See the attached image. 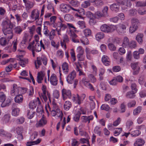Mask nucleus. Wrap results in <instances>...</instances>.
<instances>
[{
	"mask_svg": "<svg viewBox=\"0 0 146 146\" xmlns=\"http://www.w3.org/2000/svg\"><path fill=\"white\" fill-rule=\"evenodd\" d=\"M61 92L63 100H66L67 98H71L72 94L70 90L64 88L62 90Z\"/></svg>",
	"mask_w": 146,
	"mask_h": 146,
	"instance_id": "f8f14e48",
	"label": "nucleus"
},
{
	"mask_svg": "<svg viewBox=\"0 0 146 146\" xmlns=\"http://www.w3.org/2000/svg\"><path fill=\"white\" fill-rule=\"evenodd\" d=\"M53 27L56 28H59L62 30H64L67 28L66 25L64 23V21L63 19L59 18V20L54 25Z\"/></svg>",
	"mask_w": 146,
	"mask_h": 146,
	"instance_id": "0eeeda50",
	"label": "nucleus"
},
{
	"mask_svg": "<svg viewBox=\"0 0 146 146\" xmlns=\"http://www.w3.org/2000/svg\"><path fill=\"white\" fill-rule=\"evenodd\" d=\"M122 128H116L114 132V135L115 136H118L121 132Z\"/></svg>",
	"mask_w": 146,
	"mask_h": 146,
	"instance_id": "6e6d98bb",
	"label": "nucleus"
},
{
	"mask_svg": "<svg viewBox=\"0 0 146 146\" xmlns=\"http://www.w3.org/2000/svg\"><path fill=\"white\" fill-rule=\"evenodd\" d=\"M42 62L43 64L44 65H46L47 64V59L46 57L44 55H42L41 58L37 57V60L35 61V64L36 69H38L40 66L41 65Z\"/></svg>",
	"mask_w": 146,
	"mask_h": 146,
	"instance_id": "423d86ee",
	"label": "nucleus"
},
{
	"mask_svg": "<svg viewBox=\"0 0 146 146\" xmlns=\"http://www.w3.org/2000/svg\"><path fill=\"white\" fill-rule=\"evenodd\" d=\"M11 99L10 98H9L4 101L1 104V107H4L6 106H9L11 104Z\"/></svg>",
	"mask_w": 146,
	"mask_h": 146,
	"instance_id": "4c0bfd02",
	"label": "nucleus"
},
{
	"mask_svg": "<svg viewBox=\"0 0 146 146\" xmlns=\"http://www.w3.org/2000/svg\"><path fill=\"white\" fill-rule=\"evenodd\" d=\"M118 3L121 5L122 9L124 10L127 9V7H130L132 5L131 2L128 0L120 1Z\"/></svg>",
	"mask_w": 146,
	"mask_h": 146,
	"instance_id": "9d476101",
	"label": "nucleus"
},
{
	"mask_svg": "<svg viewBox=\"0 0 146 146\" xmlns=\"http://www.w3.org/2000/svg\"><path fill=\"white\" fill-rule=\"evenodd\" d=\"M115 25L116 27L115 30H116L118 33H122L125 32L126 27L125 25L123 24L120 23Z\"/></svg>",
	"mask_w": 146,
	"mask_h": 146,
	"instance_id": "dca6fc26",
	"label": "nucleus"
},
{
	"mask_svg": "<svg viewBox=\"0 0 146 146\" xmlns=\"http://www.w3.org/2000/svg\"><path fill=\"white\" fill-rule=\"evenodd\" d=\"M14 31L15 33L20 34L23 31L22 29L20 26H17L14 29Z\"/></svg>",
	"mask_w": 146,
	"mask_h": 146,
	"instance_id": "338daca9",
	"label": "nucleus"
},
{
	"mask_svg": "<svg viewBox=\"0 0 146 146\" xmlns=\"http://www.w3.org/2000/svg\"><path fill=\"white\" fill-rule=\"evenodd\" d=\"M25 121V118L22 117L18 118L15 120L16 123L18 124H21L23 123Z\"/></svg>",
	"mask_w": 146,
	"mask_h": 146,
	"instance_id": "3c124183",
	"label": "nucleus"
},
{
	"mask_svg": "<svg viewBox=\"0 0 146 146\" xmlns=\"http://www.w3.org/2000/svg\"><path fill=\"white\" fill-rule=\"evenodd\" d=\"M72 9L78 11V12L75 14V16L76 18L79 19H84L85 17H83L85 14V11L83 9H77L74 8H72Z\"/></svg>",
	"mask_w": 146,
	"mask_h": 146,
	"instance_id": "1a4fd4ad",
	"label": "nucleus"
},
{
	"mask_svg": "<svg viewBox=\"0 0 146 146\" xmlns=\"http://www.w3.org/2000/svg\"><path fill=\"white\" fill-rule=\"evenodd\" d=\"M40 103L39 98H37L36 100H34L30 102L29 104V107L31 109H34L36 108L37 104H40Z\"/></svg>",
	"mask_w": 146,
	"mask_h": 146,
	"instance_id": "aec40b11",
	"label": "nucleus"
},
{
	"mask_svg": "<svg viewBox=\"0 0 146 146\" xmlns=\"http://www.w3.org/2000/svg\"><path fill=\"white\" fill-rule=\"evenodd\" d=\"M102 62L106 66L109 65L110 63V60L108 57L106 55H104L102 58Z\"/></svg>",
	"mask_w": 146,
	"mask_h": 146,
	"instance_id": "c85d7f7f",
	"label": "nucleus"
},
{
	"mask_svg": "<svg viewBox=\"0 0 146 146\" xmlns=\"http://www.w3.org/2000/svg\"><path fill=\"white\" fill-rule=\"evenodd\" d=\"M88 78L90 80L91 82L94 83L96 82V79L94 76L92 74H90L88 75Z\"/></svg>",
	"mask_w": 146,
	"mask_h": 146,
	"instance_id": "774afa93",
	"label": "nucleus"
},
{
	"mask_svg": "<svg viewBox=\"0 0 146 146\" xmlns=\"http://www.w3.org/2000/svg\"><path fill=\"white\" fill-rule=\"evenodd\" d=\"M136 93L132 91H130L127 92L126 94V97L127 98L130 99H133L134 98L135 96V94Z\"/></svg>",
	"mask_w": 146,
	"mask_h": 146,
	"instance_id": "e433bc0d",
	"label": "nucleus"
},
{
	"mask_svg": "<svg viewBox=\"0 0 146 146\" xmlns=\"http://www.w3.org/2000/svg\"><path fill=\"white\" fill-rule=\"evenodd\" d=\"M76 52L78 54H84V50L82 47L79 46L77 48Z\"/></svg>",
	"mask_w": 146,
	"mask_h": 146,
	"instance_id": "e2e57ef3",
	"label": "nucleus"
},
{
	"mask_svg": "<svg viewBox=\"0 0 146 146\" xmlns=\"http://www.w3.org/2000/svg\"><path fill=\"white\" fill-rule=\"evenodd\" d=\"M72 104L71 102L69 101H66L64 103V110H68L71 107Z\"/></svg>",
	"mask_w": 146,
	"mask_h": 146,
	"instance_id": "a19ab883",
	"label": "nucleus"
},
{
	"mask_svg": "<svg viewBox=\"0 0 146 146\" xmlns=\"http://www.w3.org/2000/svg\"><path fill=\"white\" fill-rule=\"evenodd\" d=\"M35 112L33 110H28L27 112V117L29 119H31L35 116Z\"/></svg>",
	"mask_w": 146,
	"mask_h": 146,
	"instance_id": "79ce46f5",
	"label": "nucleus"
},
{
	"mask_svg": "<svg viewBox=\"0 0 146 146\" xmlns=\"http://www.w3.org/2000/svg\"><path fill=\"white\" fill-rule=\"evenodd\" d=\"M77 24L81 29H83L86 27L85 22L84 21H78L77 22Z\"/></svg>",
	"mask_w": 146,
	"mask_h": 146,
	"instance_id": "5fc2aeb1",
	"label": "nucleus"
},
{
	"mask_svg": "<svg viewBox=\"0 0 146 146\" xmlns=\"http://www.w3.org/2000/svg\"><path fill=\"white\" fill-rule=\"evenodd\" d=\"M71 50L70 54L71 56V60L73 62H74L76 60L75 53L73 49H71Z\"/></svg>",
	"mask_w": 146,
	"mask_h": 146,
	"instance_id": "4d7b16f0",
	"label": "nucleus"
},
{
	"mask_svg": "<svg viewBox=\"0 0 146 146\" xmlns=\"http://www.w3.org/2000/svg\"><path fill=\"white\" fill-rule=\"evenodd\" d=\"M45 109L47 113V115L49 116L50 114L49 111H50L51 115L53 116H56L57 119L60 118V120L62 119L63 114L62 111L56 105L54 106L53 109L51 111V109L49 105H46Z\"/></svg>",
	"mask_w": 146,
	"mask_h": 146,
	"instance_id": "f03ea898",
	"label": "nucleus"
},
{
	"mask_svg": "<svg viewBox=\"0 0 146 146\" xmlns=\"http://www.w3.org/2000/svg\"><path fill=\"white\" fill-rule=\"evenodd\" d=\"M110 8L112 11L117 12L119 11V6L118 3H113L110 5Z\"/></svg>",
	"mask_w": 146,
	"mask_h": 146,
	"instance_id": "2f4dec72",
	"label": "nucleus"
},
{
	"mask_svg": "<svg viewBox=\"0 0 146 146\" xmlns=\"http://www.w3.org/2000/svg\"><path fill=\"white\" fill-rule=\"evenodd\" d=\"M65 19L67 21H70L73 19V16L70 14H67L64 16Z\"/></svg>",
	"mask_w": 146,
	"mask_h": 146,
	"instance_id": "052dcab7",
	"label": "nucleus"
},
{
	"mask_svg": "<svg viewBox=\"0 0 146 146\" xmlns=\"http://www.w3.org/2000/svg\"><path fill=\"white\" fill-rule=\"evenodd\" d=\"M104 34L102 32H98L95 35V38L96 40L99 41L101 39H102L104 38Z\"/></svg>",
	"mask_w": 146,
	"mask_h": 146,
	"instance_id": "f704fd0d",
	"label": "nucleus"
},
{
	"mask_svg": "<svg viewBox=\"0 0 146 146\" xmlns=\"http://www.w3.org/2000/svg\"><path fill=\"white\" fill-rule=\"evenodd\" d=\"M41 140L40 139H38L35 141H28L27 143V146H31L32 145L38 144L40 142Z\"/></svg>",
	"mask_w": 146,
	"mask_h": 146,
	"instance_id": "c9c22d12",
	"label": "nucleus"
},
{
	"mask_svg": "<svg viewBox=\"0 0 146 146\" xmlns=\"http://www.w3.org/2000/svg\"><path fill=\"white\" fill-rule=\"evenodd\" d=\"M56 54L57 57L60 58H62L64 56V52L62 50L60 49L57 51Z\"/></svg>",
	"mask_w": 146,
	"mask_h": 146,
	"instance_id": "37998d69",
	"label": "nucleus"
},
{
	"mask_svg": "<svg viewBox=\"0 0 146 146\" xmlns=\"http://www.w3.org/2000/svg\"><path fill=\"white\" fill-rule=\"evenodd\" d=\"M20 89L21 88L18 87L17 84H14L13 85V88L11 91V94L13 96L18 95L20 93Z\"/></svg>",
	"mask_w": 146,
	"mask_h": 146,
	"instance_id": "2eb2a0df",
	"label": "nucleus"
},
{
	"mask_svg": "<svg viewBox=\"0 0 146 146\" xmlns=\"http://www.w3.org/2000/svg\"><path fill=\"white\" fill-rule=\"evenodd\" d=\"M23 97L20 94L17 95L15 98V102L18 103H22L23 100Z\"/></svg>",
	"mask_w": 146,
	"mask_h": 146,
	"instance_id": "72a5a7b5",
	"label": "nucleus"
},
{
	"mask_svg": "<svg viewBox=\"0 0 146 146\" xmlns=\"http://www.w3.org/2000/svg\"><path fill=\"white\" fill-rule=\"evenodd\" d=\"M51 85L56 86L58 84V81L56 75L54 73L52 74L50 78H49V80Z\"/></svg>",
	"mask_w": 146,
	"mask_h": 146,
	"instance_id": "4be33fe9",
	"label": "nucleus"
},
{
	"mask_svg": "<svg viewBox=\"0 0 146 146\" xmlns=\"http://www.w3.org/2000/svg\"><path fill=\"white\" fill-rule=\"evenodd\" d=\"M131 67L133 70V74L134 75H137L138 74L139 72L140 68L139 65V63L137 62L132 63L131 64Z\"/></svg>",
	"mask_w": 146,
	"mask_h": 146,
	"instance_id": "5701e85b",
	"label": "nucleus"
},
{
	"mask_svg": "<svg viewBox=\"0 0 146 146\" xmlns=\"http://www.w3.org/2000/svg\"><path fill=\"white\" fill-rule=\"evenodd\" d=\"M84 35L86 37H88L91 35L92 32L91 30L89 29H86L83 31Z\"/></svg>",
	"mask_w": 146,
	"mask_h": 146,
	"instance_id": "49530a36",
	"label": "nucleus"
},
{
	"mask_svg": "<svg viewBox=\"0 0 146 146\" xmlns=\"http://www.w3.org/2000/svg\"><path fill=\"white\" fill-rule=\"evenodd\" d=\"M27 48L28 49L31 50L33 56H35V51L39 52L41 49L39 43H37L35 44L34 42L29 44Z\"/></svg>",
	"mask_w": 146,
	"mask_h": 146,
	"instance_id": "39448f33",
	"label": "nucleus"
},
{
	"mask_svg": "<svg viewBox=\"0 0 146 146\" xmlns=\"http://www.w3.org/2000/svg\"><path fill=\"white\" fill-rule=\"evenodd\" d=\"M37 81L38 83H41L42 81L44 79V81L45 83H47V78L45 77V74L44 72L42 71H40L39 72L38 74L36 77Z\"/></svg>",
	"mask_w": 146,
	"mask_h": 146,
	"instance_id": "9b49d317",
	"label": "nucleus"
},
{
	"mask_svg": "<svg viewBox=\"0 0 146 146\" xmlns=\"http://www.w3.org/2000/svg\"><path fill=\"white\" fill-rule=\"evenodd\" d=\"M128 48L131 49H135L137 47V43L134 40H131L129 42Z\"/></svg>",
	"mask_w": 146,
	"mask_h": 146,
	"instance_id": "ea45409f",
	"label": "nucleus"
},
{
	"mask_svg": "<svg viewBox=\"0 0 146 146\" xmlns=\"http://www.w3.org/2000/svg\"><path fill=\"white\" fill-rule=\"evenodd\" d=\"M80 115L82 114H86V109L85 108H81L77 112Z\"/></svg>",
	"mask_w": 146,
	"mask_h": 146,
	"instance_id": "680f3d73",
	"label": "nucleus"
},
{
	"mask_svg": "<svg viewBox=\"0 0 146 146\" xmlns=\"http://www.w3.org/2000/svg\"><path fill=\"white\" fill-rule=\"evenodd\" d=\"M42 89V93L41 94L40 98L42 100L44 101L45 102H46L47 99L46 96V94L47 92L46 91V86H45L43 85Z\"/></svg>",
	"mask_w": 146,
	"mask_h": 146,
	"instance_id": "b1692460",
	"label": "nucleus"
},
{
	"mask_svg": "<svg viewBox=\"0 0 146 146\" xmlns=\"http://www.w3.org/2000/svg\"><path fill=\"white\" fill-rule=\"evenodd\" d=\"M116 26L113 25H107L104 24L102 25L100 27V29L101 31L109 33L114 32L116 29Z\"/></svg>",
	"mask_w": 146,
	"mask_h": 146,
	"instance_id": "7ed1b4c3",
	"label": "nucleus"
},
{
	"mask_svg": "<svg viewBox=\"0 0 146 146\" xmlns=\"http://www.w3.org/2000/svg\"><path fill=\"white\" fill-rule=\"evenodd\" d=\"M18 52L20 54L18 55V58L17 60L19 61V64L22 67H25L28 62V59L21 58L25 54V52L21 50H18Z\"/></svg>",
	"mask_w": 146,
	"mask_h": 146,
	"instance_id": "20e7f679",
	"label": "nucleus"
},
{
	"mask_svg": "<svg viewBox=\"0 0 146 146\" xmlns=\"http://www.w3.org/2000/svg\"><path fill=\"white\" fill-rule=\"evenodd\" d=\"M53 96L55 98L58 99L60 96V93L58 90H54L53 91Z\"/></svg>",
	"mask_w": 146,
	"mask_h": 146,
	"instance_id": "0e129e2a",
	"label": "nucleus"
},
{
	"mask_svg": "<svg viewBox=\"0 0 146 146\" xmlns=\"http://www.w3.org/2000/svg\"><path fill=\"white\" fill-rule=\"evenodd\" d=\"M62 69L63 73L65 74H67L69 71L68 64L66 62L63 63L62 65Z\"/></svg>",
	"mask_w": 146,
	"mask_h": 146,
	"instance_id": "cd10ccee",
	"label": "nucleus"
},
{
	"mask_svg": "<svg viewBox=\"0 0 146 146\" xmlns=\"http://www.w3.org/2000/svg\"><path fill=\"white\" fill-rule=\"evenodd\" d=\"M136 104V101L135 100H132L129 101L127 103V106L129 108L134 107Z\"/></svg>",
	"mask_w": 146,
	"mask_h": 146,
	"instance_id": "603ef678",
	"label": "nucleus"
},
{
	"mask_svg": "<svg viewBox=\"0 0 146 146\" xmlns=\"http://www.w3.org/2000/svg\"><path fill=\"white\" fill-rule=\"evenodd\" d=\"M2 31L6 38L8 39L12 38L13 33L12 29L13 25L9 20L3 21L2 23Z\"/></svg>",
	"mask_w": 146,
	"mask_h": 146,
	"instance_id": "f257e3e1",
	"label": "nucleus"
},
{
	"mask_svg": "<svg viewBox=\"0 0 146 146\" xmlns=\"http://www.w3.org/2000/svg\"><path fill=\"white\" fill-rule=\"evenodd\" d=\"M101 109L102 110H105L106 111H108L110 109V107L107 104H102L101 107Z\"/></svg>",
	"mask_w": 146,
	"mask_h": 146,
	"instance_id": "13d9d810",
	"label": "nucleus"
},
{
	"mask_svg": "<svg viewBox=\"0 0 146 146\" xmlns=\"http://www.w3.org/2000/svg\"><path fill=\"white\" fill-rule=\"evenodd\" d=\"M39 11L37 9H35L31 12L30 17L32 20L35 21L39 18Z\"/></svg>",
	"mask_w": 146,
	"mask_h": 146,
	"instance_id": "f3484780",
	"label": "nucleus"
},
{
	"mask_svg": "<svg viewBox=\"0 0 146 146\" xmlns=\"http://www.w3.org/2000/svg\"><path fill=\"white\" fill-rule=\"evenodd\" d=\"M85 52L86 54V56L87 59L91 60L92 59L91 56L90 55L91 54H97L98 53V50H90L88 48H86L85 49Z\"/></svg>",
	"mask_w": 146,
	"mask_h": 146,
	"instance_id": "a211bd4d",
	"label": "nucleus"
},
{
	"mask_svg": "<svg viewBox=\"0 0 146 146\" xmlns=\"http://www.w3.org/2000/svg\"><path fill=\"white\" fill-rule=\"evenodd\" d=\"M40 47L44 50L48 48L49 45V42L45 40H41L40 41Z\"/></svg>",
	"mask_w": 146,
	"mask_h": 146,
	"instance_id": "393cba45",
	"label": "nucleus"
},
{
	"mask_svg": "<svg viewBox=\"0 0 146 146\" xmlns=\"http://www.w3.org/2000/svg\"><path fill=\"white\" fill-rule=\"evenodd\" d=\"M76 72L75 71L73 70L67 76L66 80L67 82L69 84L72 83L74 78L76 77Z\"/></svg>",
	"mask_w": 146,
	"mask_h": 146,
	"instance_id": "ddd939ff",
	"label": "nucleus"
},
{
	"mask_svg": "<svg viewBox=\"0 0 146 146\" xmlns=\"http://www.w3.org/2000/svg\"><path fill=\"white\" fill-rule=\"evenodd\" d=\"M141 132L139 130H135L132 131L131 133V135L132 137H136L140 135Z\"/></svg>",
	"mask_w": 146,
	"mask_h": 146,
	"instance_id": "a18cd8bd",
	"label": "nucleus"
},
{
	"mask_svg": "<svg viewBox=\"0 0 146 146\" xmlns=\"http://www.w3.org/2000/svg\"><path fill=\"white\" fill-rule=\"evenodd\" d=\"M94 133L97 134L99 136H102L103 133L102 131V129L100 127L98 126L95 127L94 130Z\"/></svg>",
	"mask_w": 146,
	"mask_h": 146,
	"instance_id": "7c9ffc66",
	"label": "nucleus"
},
{
	"mask_svg": "<svg viewBox=\"0 0 146 146\" xmlns=\"http://www.w3.org/2000/svg\"><path fill=\"white\" fill-rule=\"evenodd\" d=\"M142 109L141 106H138L133 110V113L134 115H138L141 112Z\"/></svg>",
	"mask_w": 146,
	"mask_h": 146,
	"instance_id": "de8ad7c7",
	"label": "nucleus"
},
{
	"mask_svg": "<svg viewBox=\"0 0 146 146\" xmlns=\"http://www.w3.org/2000/svg\"><path fill=\"white\" fill-rule=\"evenodd\" d=\"M81 42L84 45H87L89 44V42L88 39L86 37H83L80 39Z\"/></svg>",
	"mask_w": 146,
	"mask_h": 146,
	"instance_id": "864d4df0",
	"label": "nucleus"
},
{
	"mask_svg": "<svg viewBox=\"0 0 146 146\" xmlns=\"http://www.w3.org/2000/svg\"><path fill=\"white\" fill-rule=\"evenodd\" d=\"M129 42L128 37L125 36L123 37L122 40L121 46L125 48H128Z\"/></svg>",
	"mask_w": 146,
	"mask_h": 146,
	"instance_id": "a878e982",
	"label": "nucleus"
},
{
	"mask_svg": "<svg viewBox=\"0 0 146 146\" xmlns=\"http://www.w3.org/2000/svg\"><path fill=\"white\" fill-rule=\"evenodd\" d=\"M108 46L109 49L111 51H114L116 50V47L113 44L110 43L108 44Z\"/></svg>",
	"mask_w": 146,
	"mask_h": 146,
	"instance_id": "69168bd1",
	"label": "nucleus"
},
{
	"mask_svg": "<svg viewBox=\"0 0 146 146\" xmlns=\"http://www.w3.org/2000/svg\"><path fill=\"white\" fill-rule=\"evenodd\" d=\"M26 9H29L32 8L34 5L33 2L29 1L24 3Z\"/></svg>",
	"mask_w": 146,
	"mask_h": 146,
	"instance_id": "c03bdc74",
	"label": "nucleus"
},
{
	"mask_svg": "<svg viewBox=\"0 0 146 146\" xmlns=\"http://www.w3.org/2000/svg\"><path fill=\"white\" fill-rule=\"evenodd\" d=\"M60 11L64 13H68L70 10L71 9H72V7H71L69 5L62 3L60 5Z\"/></svg>",
	"mask_w": 146,
	"mask_h": 146,
	"instance_id": "4468645a",
	"label": "nucleus"
},
{
	"mask_svg": "<svg viewBox=\"0 0 146 146\" xmlns=\"http://www.w3.org/2000/svg\"><path fill=\"white\" fill-rule=\"evenodd\" d=\"M137 25H131L129 30V32L130 33H132L136 31L137 29Z\"/></svg>",
	"mask_w": 146,
	"mask_h": 146,
	"instance_id": "8fccbe9b",
	"label": "nucleus"
},
{
	"mask_svg": "<svg viewBox=\"0 0 146 146\" xmlns=\"http://www.w3.org/2000/svg\"><path fill=\"white\" fill-rule=\"evenodd\" d=\"M47 123V120L46 118L42 117L38 121H37L35 125L37 127H42L46 125Z\"/></svg>",
	"mask_w": 146,
	"mask_h": 146,
	"instance_id": "6ab92c4d",
	"label": "nucleus"
},
{
	"mask_svg": "<svg viewBox=\"0 0 146 146\" xmlns=\"http://www.w3.org/2000/svg\"><path fill=\"white\" fill-rule=\"evenodd\" d=\"M85 97V96L84 94L79 95L78 94H77L73 95L72 99L74 102L80 105L82 102Z\"/></svg>",
	"mask_w": 146,
	"mask_h": 146,
	"instance_id": "6e6552de",
	"label": "nucleus"
},
{
	"mask_svg": "<svg viewBox=\"0 0 146 146\" xmlns=\"http://www.w3.org/2000/svg\"><path fill=\"white\" fill-rule=\"evenodd\" d=\"M20 111V109L18 108H15L12 110L11 114L13 116L17 117Z\"/></svg>",
	"mask_w": 146,
	"mask_h": 146,
	"instance_id": "58836bf2",
	"label": "nucleus"
},
{
	"mask_svg": "<svg viewBox=\"0 0 146 146\" xmlns=\"http://www.w3.org/2000/svg\"><path fill=\"white\" fill-rule=\"evenodd\" d=\"M143 35L142 33H139L137 35L136 39L138 42L140 44H141L143 42Z\"/></svg>",
	"mask_w": 146,
	"mask_h": 146,
	"instance_id": "473e14b6",
	"label": "nucleus"
},
{
	"mask_svg": "<svg viewBox=\"0 0 146 146\" xmlns=\"http://www.w3.org/2000/svg\"><path fill=\"white\" fill-rule=\"evenodd\" d=\"M81 119L82 122H88V123H89L90 121L93 119V117L92 115L88 116H83L81 117Z\"/></svg>",
	"mask_w": 146,
	"mask_h": 146,
	"instance_id": "bb28decb",
	"label": "nucleus"
},
{
	"mask_svg": "<svg viewBox=\"0 0 146 146\" xmlns=\"http://www.w3.org/2000/svg\"><path fill=\"white\" fill-rule=\"evenodd\" d=\"M31 37L29 35V33L26 32L24 33L23 39L21 42V44H23V46H24V44H26L31 40Z\"/></svg>",
	"mask_w": 146,
	"mask_h": 146,
	"instance_id": "412c9836",
	"label": "nucleus"
},
{
	"mask_svg": "<svg viewBox=\"0 0 146 146\" xmlns=\"http://www.w3.org/2000/svg\"><path fill=\"white\" fill-rule=\"evenodd\" d=\"M44 29L43 30V34L45 36L48 37L49 36L50 31L48 30V27L47 26L44 25Z\"/></svg>",
	"mask_w": 146,
	"mask_h": 146,
	"instance_id": "09e8293b",
	"label": "nucleus"
},
{
	"mask_svg": "<svg viewBox=\"0 0 146 146\" xmlns=\"http://www.w3.org/2000/svg\"><path fill=\"white\" fill-rule=\"evenodd\" d=\"M84 54H78L77 55V58L79 61H82L84 60L85 56Z\"/></svg>",
	"mask_w": 146,
	"mask_h": 146,
	"instance_id": "bf43d9fd",
	"label": "nucleus"
},
{
	"mask_svg": "<svg viewBox=\"0 0 146 146\" xmlns=\"http://www.w3.org/2000/svg\"><path fill=\"white\" fill-rule=\"evenodd\" d=\"M145 143L144 140L141 138L137 139L134 143V146H142Z\"/></svg>",
	"mask_w": 146,
	"mask_h": 146,
	"instance_id": "c756f323",
	"label": "nucleus"
}]
</instances>
